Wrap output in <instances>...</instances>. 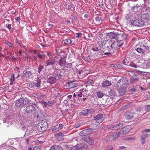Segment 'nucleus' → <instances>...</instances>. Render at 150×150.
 Returning a JSON list of instances; mask_svg holds the SVG:
<instances>
[{"instance_id": "obj_1", "label": "nucleus", "mask_w": 150, "mask_h": 150, "mask_svg": "<svg viewBox=\"0 0 150 150\" xmlns=\"http://www.w3.org/2000/svg\"><path fill=\"white\" fill-rule=\"evenodd\" d=\"M48 127L47 122L44 120L39 121L37 125V129L40 132H43L47 130Z\"/></svg>"}, {"instance_id": "obj_2", "label": "nucleus", "mask_w": 150, "mask_h": 150, "mask_svg": "<svg viewBox=\"0 0 150 150\" xmlns=\"http://www.w3.org/2000/svg\"><path fill=\"white\" fill-rule=\"evenodd\" d=\"M130 22L133 26L139 27H142L146 25L145 22L139 18H137L135 20H131Z\"/></svg>"}, {"instance_id": "obj_3", "label": "nucleus", "mask_w": 150, "mask_h": 150, "mask_svg": "<svg viewBox=\"0 0 150 150\" xmlns=\"http://www.w3.org/2000/svg\"><path fill=\"white\" fill-rule=\"evenodd\" d=\"M36 110L35 106L32 105H30L26 107L25 112L28 115H33L35 113Z\"/></svg>"}, {"instance_id": "obj_4", "label": "nucleus", "mask_w": 150, "mask_h": 150, "mask_svg": "<svg viewBox=\"0 0 150 150\" xmlns=\"http://www.w3.org/2000/svg\"><path fill=\"white\" fill-rule=\"evenodd\" d=\"M123 125V123L121 122L118 124L113 123L110 125L107 126L108 129L115 131L120 129Z\"/></svg>"}, {"instance_id": "obj_5", "label": "nucleus", "mask_w": 150, "mask_h": 150, "mask_svg": "<svg viewBox=\"0 0 150 150\" xmlns=\"http://www.w3.org/2000/svg\"><path fill=\"white\" fill-rule=\"evenodd\" d=\"M63 74V72L60 69H59L55 71L53 75L56 77L58 80L62 78Z\"/></svg>"}, {"instance_id": "obj_6", "label": "nucleus", "mask_w": 150, "mask_h": 150, "mask_svg": "<svg viewBox=\"0 0 150 150\" xmlns=\"http://www.w3.org/2000/svg\"><path fill=\"white\" fill-rule=\"evenodd\" d=\"M109 45L107 43L106 40H104L102 42L101 44L99 45L100 47L99 53H101V52L105 50V49L107 48Z\"/></svg>"}, {"instance_id": "obj_7", "label": "nucleus", "mask_w": 150, "mask_h": 150, "mask_svg": "<svg viewBox=\"0 0 150 150\" xmlns=\"http://www.w3.org/2000/svg\"><path fill=\"white\" fill-rule=\"evenodd\" d=\"M103 115L101 113L98 114L96 116L94 117V119L96 121V122L100 124L104 121V119H102L103 117Z\"/></svg>"}, {"instance_id": "obj_8", "label": "nucleus", "mask_w": 150, "mask_h": 150, "mask_svg": "<svg viewBox=\"0 0 150 150\" xmlns=\"http://www.w3.org/2000/svg\"><path fill=\"white\" fill-rule=\"evenodd\" d=\"M107 34L111 39H114L117 40H118L119 33L118 32L113 31L108 33Z\"/></svg>"}, {"instance_id": "obj_9", "label": "nucleus", "mask_w": 150, "mask_h": 150, "mask_svg": "<svg viewBox=\"0 0 150 150\" xmlns=\"http://www.w3.org/2000/svg\"><path fill=\"white\" fill-rule=\"evenodd\" d=\"M83 138H82V139L85 140L89 144L93 145L94 144L93 139V138L88 135L84 136Z\"/></svg>"}, {"instance_id": "obj_10", "label": "nucleus", "mask_w": 150, "mask_h": 150, "mask_svg": "<svg viewBox=\"0 0 150 150\" xmlns=\"http://www.w3.org/2000/svg\"><path fill=\"white\" fill-rule=\"evenodd\" d=\"M24 103V99L23 98H21L16 101V105L17 107L21 108L25 105Z\"/></svg>"}, {"instance_id": "obj_11", "label": "nucleus", "mask_w": 150, "mask_h": 150, "mask_svg": "<svg viewBox=\"0 0 150 150\" xmlns=\"http://www.w3.org/2000/svg\"><path fill=\"white\" fill-rule=\"evenodd\" d=\"M92 110L89 109L83 110L79 112V115L82 116H87L88 114L91 113Z\"/></svg>"}, {"instance_id": "obj_12", "label": "nucleus", "mask_w": 150, "mask_h": 150, "mask_svg": "<svg viewBox=\"0 0 150 150\" xmlns=\"http://www.w3.org/2000/svg\"><path fill=\"white\" fill-rule=\"evenodd\" d=\"M141 18L145 22V24H148L150 18V14L148 13H144L142 15Z\"/></svg>"}, {"instance_id": "obj_13", "label": "nucleus", "mask_w": 150, "mask_h": 150, "mask_svg": "<svg viewBox=\"0 0 150 150\" xmlns=\"http://www.w3.org/2000/svg\"><path fill=\"white\" fill-rule=\"evenodd\" d=\"M103 52L104 55L112 54H113L114 51L111 48L110 45H109L107 48L105 49V50Z\"/></svg>"}, {"instance_id": "obj_14", "label": "nucleus", "mask_w": 150, "mask_h": 150, "mask_svg": "<svg viewBox=\"0 0 150 150\" xmlns=\"http://www.w3.org/2000/svg\"><path fill=\"white\" fill-rule=\"evenodd\" d=\"M57 80V79L53 75L49 77L47 80V82L51 84H53L56 82Z\"/></svg>"}, {"instance_id": "obj_15", "label": "nucleus", "mask_w": 150, "mask_h": 150, "mask_svg": "<svg viewBox=\"0 0 150 150\" xmlns=\"http://www.w3.org/2000/svg\"><path fill=\"white\" fill-rule=\"evenodd\" d=\"M127 37V35L124 32H122L120 33H119L118 40H120V41L122 40L125 42Z\"/></svg>"}, {"instance_id": "obj_16", "label": "nucleus", "mask_w": 150, "mask_h": 150, "mask_svg": "<svg viewBox=\"0 0 150 150\" xmlns=\"http://www.w3.org/2000/svg\"><path fill=\"white\" fill-rule=\"evenodd\" d=\"M125 115L126 118L128 120H132L134 117V114L130 111H127Z\"/></svg>"}, {"instance_id": "obj_17", "label": "nucleus", "mask_w": 150, "mask_h": 150, "mask_svg": "<svg viewBox=\"0 0 150 150\" xmlns=\"http://www.w3.org/2000/svg\"><path fill=\"white\" fill-rule=\"evenodd\" d=\"M79 150H83V149H86L88 148V145L85 144V142H82L79 144H78Z\"/></svg>"}, {"instance_id": "obj_18", "label": "nucleus", "mask_w": 150, "mask_h": 150, "mask_svg": "<svg viewBox=\"0 0 150 150\" xmlns=\"http://www.w3.org/2000/svg\"><path fill=\"white\" fill-rule=\"evenodd\" d=\"M142 9V7L137 4L135 6L133 7L132 8V11L133 12H137Z\"/></svg>"}, {"instance_id": "obj_19", "label": "nucleus", "mask_w": 150, "mask_h": 150, "mask_svg": "<svg viewBox=\"0 0 150 150\" xmlns=\"http://www.w3.org/2000/svg\"><path fill=\"white\" fill-rule=\"evenodd\" d=\"M64 134L61 133H57L56 136V139L59 141H63L64 139Z\"/></svg>"}, {"instance_id": "obj_20", "label": "nucleus", "mask_w": 150, "mask_h": 150, "mask_svg": "<svg viewBox=\"0 0 150 150\" xmlns=\"http://www.w3.org/2000/svg\"><path fill=\"white\" fill-rule=\"evenodd\" d=\"M33 73L30 71H27L24 73L23 76L26 79H30L32 78L31 76Z\"/></svg>"}, {"instance_id": "obj_21", "label": "nucleus", "mask_w": 150, "mask_h": 150, "mask_svg": "<svg viewBox=\"0 0 150 150\" xmlns=\"http://www.w3.org/2000/svg\"><path fill=\"white\" fill-rule=\"evenodd\" d=\"M57 62L61 67L62 66L64 67L66 63V58L65 57H62L59 61Z\"/></svg>"}, {"instance_id": "obj_22", "label": "nucleus", "mask_w": 150, "mask_h": 150, "mask_svg": "<svg viewBox=\"0 0 150 150\" xmlns=\"http://www.w3.org/2000/svg\"><path fill=\"white\" fill-rule=\"evenodd\" d=\"M139 80V78L137 75H134L132 76L130 79V81L131 83L136 82Z\"/></svg>"}, {"instance_id": "obj_23", "label": "nucleus", "mask_w": 150, "mask_h": 150, "mask_svg": "<svg viewBox=\"0 0 150 150\" xmlns=\"http://www.w3.org/2000/svg\"><path fill=\"white\" fill-rule=\"evenodd\" d=\"M117 91L120 96H123L126 92V88L125 87L121 88L117 90Z\"/></svg>"}, {"instance_id": "obj_24", "label": "nucleus", "mask_w": 150, "mask_h": 150, "mask_svg": "<svg viewBox=\"0 0 150 150\" xmlns=\"http://www.w3.org/2000/svg\"><path fill=\"white\" fill-rule=\"evenodd\" d=\"M49 150H63V149L61 146L54 144L51 146Z\"/></svg>"}, {"instance_id": "obj_25", "label": "nucleus", "mask_w": 150, "mask_h": 150, "mask_svg": "<svg viewBox=\"0 0 150 150\" xmlns=\"http://www.w3.org/2000/svg\"><path fill=\"white\" fill-rule=\"evenodd\" d=\"M110 138L109 140L111 141L114 140H115L118 137H120L119 135V133H113L112 135H110L109 136Z\"/></svg>"}, {"instance_id": "obj_26", "label": "nucleus", "mask_w": 150, "mask_h": 150, "mask_svg": "<svg viewBox=\"0 0 150 150\" xmlns=\"http://www.w3.org/2000/svg\"><path fill=\"white\" fill-rule=\"evenodd\" d=\"M46 63L47 64L46 65V66H49V65H51L53 66L55 62L56 61L55 59L49 60L48 59L46 60Z\"/></svg>"}, {"instance_id": "obj_27", "label": "nucleus", "mask_w": 150, "mask_h": 150, "mask_svg": "<svg viewBox=\"0 0 150 150\" xmlns=\"http://www.w3.org/2000/svg\"><path fill=\"white\" fill-rule=\"evenodd\" d=\"M139 45L137 46L135 48V50L137 51V52L141 54H144L145 52L144 49H143V47L141 45L140 46V47H139Z\"/></svg>"}, {"instance_id": "obj_28", "label": "nucleus", "mask_w": 150, "mask_h": 150, "mask_svg": "<svg viewBox=\"0 0 150 150\" xmlns=\"http://www.w3.org/2000/svg\"><path fill=\"white\" fill-rule=\"evenodd\" d=\"M125 128L122 129L120 131L118 132L119 135V136L121 137H124V136L125 135L127 132H128L127 130H126Z\"/></svg>"}, {"instance_id": "obj_29", "label": "nucleus", "mask_w": 150, "mask_h": 150, "mask_svg": "<svg viewBox=\"0 0 150 150\" xmlns=\"http://www.w3.org/2000/svg\"><path fill=\"white\" fill-rule=\"evenodd\" d=\"M111 85L112 83L110 81L106 80L102 83V86L103 87H105L110 86Z\"/></svg>"}, {"instance_id": "obj_30", "label": "nucleus", "mask_w": 150, "mask_h": 150, "mask_svg": "<svg viewBox=\"0 0 150 150\" xmlns=\"http://www.w3.org/2000/svg\"><path fill=\"white\" fill-rule=\"evenodd\" d=\"M145 52H150V46L149 47L145 43L142 45H141Z\"/></svg>"}, {"instance_id": "obj_31", "label": "nucleus", "mask_w": 150, "mask_h": 150, "mask_svg": "<svg viewBox=\"0 0 150 150\" xmlns=\"http://www.w3.org/2000/svg\"><path fill=\"white\" fill-rule=\"evenodd\" d=\"M68 84L69 88H74L77 86V84L74 83V81H69L67 82Z\"/></svg>"}, {"instance_id": "obj_32", "label": "nucleus", "mask_w": 150, "mask_h": 150, "mask_svg": "<svg viewBox=\"0 0 150 150\" xmlns=\"http://www.w3.org/2000/svg\"><path fill=\"white\" fill-rule=\"evenodd\" d=\"M99 46L97 47V45H93L92 48L91 50V53H93L94 54V52H96L98 51L99 50Z\"/></svg>"}, {"instance_id": "obj_33", "label": "nucleus", "mask_w": 150, "mask_h": 150, "mask_svg": "<svg viewBox=\"0 0 150 150\" xmlns=\"http://www.w3.org/2000/svg\"><path fill=\"white\" fill-rule=\"evenodd\" d=\"M122 79L123 80V83L124 86L123 87L126 88V87L129 83V80L126 78H122Z\"/></svg>"}, {"instance_id": "obj_34", "label": "nucleus", "mask_w": 150, "mask_h": 150, "mask_svg": "<svg viewBox=\"0 0 150 150\" xmlns=\"http://www.w3.org/2000/svg\"><path fill=\"white\" fill-rule=\"evenodd\" d=\"M44 66L41 64H40L38 67L37 71L39 74H40L41 73H42L44 72Z\"/></svg>"}, {"instance_id": "obj_35", "label": "nucleus", "mask_w": 150, "mask_h": 150, "mask_svg": "<svg viewBox=\"0 0 150 150\" xmlns=\"http://www.w3.org/2000/svg\"><path fill=\"white\" fill-rule=\"evenodd\" d=\"M110 47L112 50L114 51L115 50H116V48L118 47L117 41H114L113 42L111 45H110Z\"/></svg>"}, {"instance_id": "obj_36", "label": "nucleus", "mask_w": 150, "mask_h": 150, "mask_svg": "<svg viewBox=\"0 0 150 150\" xmlns=\"http://www.w3.org/2000/svg\"><path fill=\"white\" fill-rule=\"evenodd\" d=\"M148 136V134H146L142 135L141 137V141H142L141 142L142 144H144L145 143V140L146 139Z\"/></svg>"}, {"instance_id": "obj_37", "label": "nucleus", "mask_w": 150, "mask_h": 150, "mask_svg": "<svg viewBox=\"0 0 150 150\" xmlns=\"http://www.w3.org/2000/svg\"><path fill=\"white\" fill-rule=\"evenodd\" d=\"M84 90V88H83L82 89H80L78 92H76V93H78V94H77L78 95H77L78 97H81L82 96V94H83V95L84 92L86 91L85 89H84V91H83Z\"/></svg>"}, {"instance_id": "obj_38", "label": "nucleus", "mask_w": 150, "mask_h": 150, "mask_svg": "<svg viewBox=\"0 0 150 150\" xmlns=\"http://www.w3.org/2000/svg\"><path fill=\"white\" fill-rule=\"evenodd\" d=\"M117 85L118 87L123 88L124 86L122 79L119 80L117 83Z\"/></svg>"}, {"instance_id": "obj_39", "label": "nucleus", "mask_w": 150, "mask_h": 150, "mask_svg": "<svg viewBox=\"0 0 150 150\" xmlns=\"http://www.w3.org/2000/svg\"><path fill=\"white\" fill-rule=\"evenodd\" d=\"M116 92L113 89H111L109 95L110 98H112L113 97L116 96Z\"/></svg>"}, {"instance_id": "obj_40", "label": "nucleus", "mask_w": 150, "mask_h": 150, "mask_svg": "<svg viewBox=\"0 0 150 150\" xmlns=\"http://www.w3.org/2000/svg\"><path fill=\"white\" fill-rule=\"evenodd\" d=\"M88 130V129L85 130L81 131L79 134L80 136H82V138H83L84 136H87V132Z\"/></svg>"}, {"instance_id": "obj_41", "label": "nucleus", "mask_w": 150, "mask_h": 150, "mask_svg": "<svg viewBox=\"0 0 150 150\" xmlns=\"http://www.w3.org/2000/svg\"><path fill=\"white\" fill-rule=\"evenodd\" d=\"M15 78L14 76V74H12L11 75V78L10 79L11 82L10 83V85H12L13 83H15Z\"/></svg>"}, {"instance_id": "obj_42", "label": "nucleus", "mask_w": 150, "mask_h": 150, "mask_svg": "<svg viewBox=\"0 0 150 150\" xmlns=\"http://www.w3.org/2000/svg\"><path fill=\"white\" fill-rule=\"evenodd\" d=\"M96 93L97 96L98 98H102L105 95V94L103 93V91H101L97 92Z\"/></svg>"}, {"instance_id": "obj_43", "label": "nucleus", "mask_w": 150, "mask_h": 150, "mask_svg": "<svg viewBox=\"0 0 150 150\" xmlns=\"http://www.w3.org/2000/svg\"><path fill=\"white\" fill-rule=\"evenodd\" d=\"M23 99L24 100V104L25 105L26 104H31V101L28 98V97H24V98H23Z\"/></svg>"}, {"instance_id": "obj_44", "label": "nucleus", "mask_w": 150, "mask_h": 150, "mask_svg": "<svg viewBox=\"0 0 150 150\" xmlns=\"http://www.w3.org/2000/svg\"><path fill=\"white\" fill-rule=\"evenodd\" d=\"M133 87L132 88H130L129 89V91L131 93H133L135 92L137 90V86H134V85H133Z\"/></svg>"}, {"instance_id": "obj_45", "label": "nucleus", "mask_w": 150, "mask_h": 150, "mask_svg": "<svg viewBox=\"0 0 150 150\" xmlns=\"http://www.w3.org/2000/svg\"><path fill=\"white\" fill-rule=\"evenodd\" d=\"M117 46L119 47H121L122 46V45L124 44L125 42L124 41H120V40H117Z\"/></svg>"}, {"instance_id": "obj_46", "label": "nucleus", "mask_w": 150, "mask_h": 150, "mask_svg": "<svg viewBox=\"0 0 150 150\" xmlns=\"http://www.w3.org/2000/svg\"><path fill=\"white\" fill-rule=\"evenodd\" d=\"M27 86L28 87L31 88H34V84L33 83V81L28 83L27 84Z\"/></svg>"}, {"instance_id": "obj_47", "label": "nucleus", "mask_w": 150, "mask_h": 150, "mask_svg": "<svg viewBox=\"0 0 150 150\" xmlns=\"http://www.w3.org/2000/svg\"><path fill=\"white\" fill-rule=\"evenodd\" d=\"M64 43L67 45L70 44L72 42V40L70 39H67L65 40L64 41Z\"/></svg>"}, {"instance_id": "obj_48", "label": "nucleus", "mask_w": 150, "mask_h": 150, "mask_svg": "<svg viewBox=\"0 0 150 150\" xmlns=\"http://www.w3.org/2000/svg\"><path fill=\"white\" fill-rule=\"evenodd\" d=\"M128 66H130L134 68H137L138 67V66L133 62H131L129 63Z\"/></svg>"}, {"instance_id": "obj_49", "label": "nucleus", "mask_w": 150, "mask_h": 150, "mask_svg": "<svg viewBox=\"0 0 150 150\" xmlns=\"http://www.w3.org/2000/svg\"><path fill=\"white\" fill-rule=\"evenodd\" d=\"M59 130V127L57 126H55L52 129V131L53 132H55L58 131Z\"/></svg>"}, {"instance_id": "obj_50", "label": "nucleus", "mask_w": 150, "mask_h": 150, "mask_svg": "<svg viewBox=\"0 0 150 150\" xmlns=\"http://www.w3.org/2000/svg\"><path fill=\"white\" fill-rule=\"evenodd\" d=\"M82 58L84 60L87 62H89L90 60V57L89 56L87 57L83 56L82 57Z\"/></svg>"}, {"instance_id": "obj_51", "label": "nucleus", "mask_w": 150, "mask_h": 150, "mask_svg": "<svg viewBox=\"0 0 150 150\" xmlns=\"http://www.w3.org/2000/svg\"><path fill=\"white\" fill-rule=\"evenodd\" d=\"M5 43L10 47H13V44L8 41H6L5 42Z\"/></svg>"}, {"instance_id": "obj_52", "label": "nucleus", "mask_w": 150, "mask_h": 150, "mask_svg": "<svg viewBox=\"0 0 150 150\" xmlns=\"http://www.w3.org/2000/svg\"><path fill=\"white\" fill-rule=\"evenodd\" d=\"M95 19L96 21L97 22H100V20H101V17L100 16H96Z\"/></svg>"}, {"instance_id": "obj_53", "label": "nucleus", "mask_w": 150, "mask_h": 150, "mask_svg": "<svg viewBox=\"0 0 150 150\" xmlns=\"http://www.w3.org/2000/svg\"><path fill=\"white\" fill-rule=\"evenodd\" d=\"M78 144H77V145L71 147V150H79L78 149Z\"/></svg>"}, {"instance_id": "obj_54", "label": "nucleus", "mask_w": 150, "mask_h": 150, "mask_svg": "<svg viewBox=\"0 0 150 150\" xmlns=\"http://www.w3.org/2000/svg\"><path fill=\"white\" fill-rule=\"evenodd\" d=\"M40 103L43 105V106L46 108L47 106V102L43 100H41Z\"/></svg>"}, {"instance_id": "obj_55", "label": "nucleus", "mask_w": 150, "mask_h": 150, "mask_svg": "<svg viewBox=\"0 0 150 150\" xmlns=\"http://www.w3.org/2000/svg\"><path fill=\"white\" fill-rule=\"evenodd\" d=\"M126 60L127 59H125L122 61V64L128 66L129 63L128 62H126Z\"/></svg>"}, {"instance_id": "obj_56", "label": "nucleus", "mask_w": 150, "mask_h": 150, "mask_svg": "<svg viewBox=\"0 0 150 150\" xmlns=\"http://www.w3.org/2000/svg\"><path fill=\"white\" fill-rule=\"evenodd\" d=\"M37 83L40 86L41 80L38 77H37V79L36 80Z\"/></svg>"}, {"instance_id": "obj_57", "label": "nucleus", "mask_w": 150, "mask_h": 150, "mask_svg": "<svg viewBox=\"0 0 150 150\" xmlns=\"http://www.w3.org/2000/svg\"><path fill=\"white\" fill-rule=\"evenodd\" d=\"M54 104V103L51 101H48L47 102V106H51L53 105Z\"/></svg>"}, {"instance_id": "obj_58", "label": "nucleus", "mask_w": 150, "mask_h": 150, "mask_svg": "<svg viewBox=\"0 0 150 150\" xmlns=\"http://www.w3.org/2000/svg\"><path fill=\"white\" fill-rule=\"evenodd\" d=\"M135 139V138L134 137H128L125 139V140H134Z\"/></svg>"}, {"instance_id": "obj_59", "label": "nucleus", "mask_w": 150, "mask_h": 150, "mask_svg": "<svg viewBox=\"0 0 150 150\" xmlns=\"http://www.w3.org/2000/svg\"><path fill=\"white\" fill-rule=\"evenodd\" d=\"M112 99H111L110 100L108 98L106 100V102L108 103V102H110L109 103H107V105H110L112 104Z\"/></svg>"}, {"instance_id": "obj_60", "label": "nucleus", "mask_w": 150, "mask_h": 150, "mask_svg": "<svg viewBox=\"0 0 150 150\" xmlns=\"http://www.w3.org/2000/svg\"><path fill=\"white\" fill-rule=\"evenodd\" d=\"M33 83L34 84V88H35V87L39 88L40 87V86L37 83H36L35 82H34L33 81Z\"/></svg>"}, {"instance_id": "obj_61", "label": "nucleus", "mask_w": 150, "mask_h": 150, "mask_svg": "<svg viewBox=\"0 0 150 150\" xmlns=\"http://www.w3.org/2000/svg\"><path fill=\"white\" fill-rule=\"evenodd\" d=\"M117 67L119 69H121L123 68V66L122 65L120 64H118L116 65Z\"/></svg>"}, {"instance_id": "obj_62", "label": "nucleus", "mask_w": 150, "mask_h": 150, "mask_svg": "<svg viewBox=\"0 0 150 150\" xmlns=\"http://www.w3.org/2000/svg\"><path fill=\"white\" fill-rule=\"evenodd\" d=\"M146 110L150 111V105H147L145 106Z\"/></svg>"}, {"instance_id": "obj_63", "label": "nucleus", "mask_w": 150, "mask_h": 150, "mask_svg": "<svg viewBox=\"0 0 150 150\" xmlns=\"http://www.w3.org/2000/svg\"><path fill=\"white\" fill-rule=\"evenodd\" d=\"M65 68H71L72 67V65L70 64H67L66 65L65 64V65L64 67Z\"/></svg>"}, {"instance_id": "obj_64", "label": "nucleus", "mask_w": 150, "mask_h": 150, "mask_svg": "<svg viewBox=\"0 0 150 150\" xmlns=\"http://www.w3.org/2000/svg\"><path fill=\"white\" fill-rule=\"evenodd\" d=\"M33 150H40V146H35L33 147Z\"/></svg>"}]
</instances>
